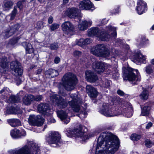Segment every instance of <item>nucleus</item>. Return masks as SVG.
I'll return each mask as SVG.
<instances>
[{
	"label": "nucleus",
	"mask_w": 154,
	"mask_h": 154,
	"mask_svg": "<svg viewBox=\"0 0 154 154\" xmlns=\"http://www.w3.org/2000/svg\"><path fill=\"white\" fill-rule=\"evenodd\" d=\"M11 135L12 137L14 138H17L20 136L19 130L16 129L11 131Z\"/></svg>",
	"instance_id": "nucleus-34"
},
{
	"label": "nucleus",
	"mask_w": 154,
	"mask_h": 154,
	"mask_svg": "<svg viewBox=\"0 0 154 154\" xmlns=\"http://www.w3.org/2000/svg\"><path fill=\"white\" fill-rule=\"evenodd\" d=\"M145 71L147 74H150L153 72L154 67L151 65H149L146 67Z\"/></svg>",
	"instance_id": "nucleus-37"
},
{
	"label": "nucleus",
	"mask_w": 154,
	"mask_h": 154,
	"mask_svg": "<svg viewBox=\"0 0 154 154\" xmlns=\"http://www.w3.org/2000/svg\"><path fill=\"white\" fill-rule=\"evenodd\" d=\"M25 6V2L23 1H19L17 3V8L21 10Z\"/></svg>",
	"instance_id": "nucleus-43"
},
{
	"label": "nucleus",
	"mask_w": 154,
	"mask_h": 154,
	"mask_svg": "<svg viewBox=\"0 0 154 154\" xmlns=\"http://www.w3.org/2000/svg\"><path fill=\"white\" fill-rule=\"evenodd\" d=\"M115 28L112 27L111 25L107 26L105 30H100L96 27L91 28L88 30V35L90 36H96L99 39L102 41L108 40L110 37L109 33L111 31H113L112 35L116 36L117 35Z\"/></svg>",
	"instance_id": "nucleus-2"
},
{
	"label": "nucleus",
	"mask_w": 154,
	"mask_h": 154,
	"mask_svg": "<svg viewBox=\"0 0 154 154\" xmlns=\"http://www.w3.org/2000/svg\"><path fill=\"white\" fill-rule=\"evenodd\" d=\"M137 11L139 14H141L147 10V4L142 0L138 1L136 8Z\"/></svg>",
	"instance_id": "nucleus-16"
},
{
	"label": "nucleus",
	"mask_w": 154,
	"mask_h": 154,
	"mask_svg": "<svg viewBox=\"0 0 154 154\" xmlns=\"http://www.w3.org/2000/svg\"><path fill=\"white\" fill-rule=\"evenodd\" d=\"M43 23L42 21H39L37 23L36 28L38 29H41L43 27Z\"/></svg>",
	"instance_id": "nucleus-48"
},
{
	"label": "nucleus",
	"mask_w": 154,
	"mask_h": 154,
	"mask_svg": "<svg viewBox=\"0 0 154 154\" xmlns=\"http://www.w3.org/2000/svg\"><path fill=\"white\" fill-rule=\"evenodd\" d=\"M111 66L103 62H95L93 63L92 67L99 74L103 72L106 68H109Z\"/></svg>",
	"instance_id": "nucleus-13"
},
{
	"label": "nucleus",
	"mask_w": 154,
	"mask_h": 154,
	"mask_svg": "<svg viewBox=\"0 0 154 154\" xmlns=\"http://www.w3.org/2000/svg\"><path fill=\"white\" fill-rule=\"evenodd\" d=\"M42 71V69H39L37 70L36 72L37 74H39L41 73Z\"/></svg>",
	"instance_id": "nucleus-61"
},
{
	"label": "nucleus",
	"mask_w": 154,
	"mask_h": 154,
	"mask_svg": "<svg viewBox=\"0 0 154 154\" xmlns=\"http://www.w3.org/2000/svg\"><path fill=\"white\" fill-rule=\"evenodd\" d=\"M22 45L24 48H29L30 47V44L26 42H23L22 43Z\"/></svg>",
	"instance_id": "nucleus-52"
},
{
	"label": "nucleus",
	"mask_w": 154,
	"mask_h": 154,
	"mask_svg": "<svg viewBox=\"0 0 154 154\" xmlns=\"http://www.w3.org/2000/svg\"><path fill=\"white\" fill-rule=\"evenodd\" d=\"M59 47L58 45V44L57 43H54L52 44H51L50 45V47L51 48H58Z\"/></svg>",
	"instance_id": "nucleus-54"
},
{
	"label": "nucleus",
	"mask_w": 154,
	"mask_h": 154,
	"mask_svg": "<svg viewBox=\"0 0 154 154\" xmlns=\"http://www.w3.org/2000/svg\"><path fill=\"white\" fill-rule=\"evenodd\" d=\"M51 135L48 138V143L52 145V146L56 147L61 144V137L60 135L57 133L52 132Z\"/></svg>",
	"instance_id": "nucleus-8"
},
{
	"label": "nucleus",
	"mask_w": 154,
	"mask_h": 154,
	"mask_svg": "<svg viewBox=\"0 0 154 154\" xmlns=\"http://www.w3.org/2000/svg\"><path fill=\"white\" fill-rule=\"evenodd\" d=\"M95 48H106V47L103 44H99L96 45Z\"/></svg>",
	"instance_id": "nucleus-53"
},
{
	"label": "nucleus",
	"mask_w": 154,
	"mask_h": 154,
	"mask_svg": "<svg viewBox=\"0 0 154 154\" xmlns=\"http://www.w3.org/2000/svg\"><path fill=\"white\" fill-rule=\"evenodd\" d=\"M6 61V57L3 58L1 62H0V65L4 68L6 67L7 66Z\"/></svg>",
	"instance_id": "nucleus-46"
},
{
	"label": "nucleus",
	"mask_w": 154,
	"mask_h": 154,
	"mask_svg": "<svg viewBox=\"0 0 154 154\" xmlns=\"http://www.w3.org/2000/svg\"><path fill=\"white\" fill-rule=\"evenodd\" d=\"M99 112L106 116L111 117L116 116L120 114L115 108H112L109 104L103 103Z\"/></svg>",
	"instance_id": "nucleus-6"
},
{
	"label": "nucleus",
	"mask_w": 154,
	"mask_h": 154,
	"mask_svg": "<svg viewBox=\"0 0 154 154\" xmlns=\"http://www.w3.org/2000/svg\"><path fill=\"white\" fill-rule=\"evenodd\" d=\"M60 61V58L58 57H56L54 60V62L55 63H58Z\"/></svg>",
	"instance_id": "nucleus-56"
},
{
	"label": "nucleus",
	"mask_w": 154,
	"mask_h": 154,
	"mask_svg": "<svg viewBox=\"0 0 154 154\" xmlns=\"http://www.w3.org/2000/svg\"><path fill=\"white\" fill-rule=\"evenodd\" d=\"M91 53L98 57H106L110 54L108 49H91Z\"/></svg>",
	"instance_id": "nucleus-15"
},
{
	"label": "nucleus",
	"mask_w": 154,
	"mask_h": 154,
	"mask_svg": "<svg viewBox=\"0 0 154 154\" xmlns=\"http://www.w3.org/2000/svg\"><path fill=\"white\" fill-rule=\"evenodd\" d=\"M47 74L51 76V77H54L57 76L58 73V72L53 69H50L46 72Z\"/></svg>",
	"instance_id": "nucleus-35"
},
{
	"label": "nucleus",
	"mask_w": 154,
	"mask_h": 154,
	"mask_svg": "<svg viewBox=\"0 0 154 154\" xmlns=\"http://www.w3.org/2000/svg\"><path fill=\"white\" fill-rule=\"evenodd\" d=\"M148 91L146 90L143 89L141 94L140 95V97L141 99L146 100L148 98Z\"/></svg>",
	"instance_id": "nucleus-36"
},
{
	"label": "nucleus",
	"mask_w": 154,
	"mask_h": 154,
	"mask_svg": "<svg viewBox=\"0 0 154 154\" xmlns=\"http://www.w3.org/2000/svg\"><path fill=\"white\" fill-rule=\"evenodd\" d=\"M69 1V0H63V3L64 4H66Z\"/></svg>",
	"instance_id": "nucleus-63"
},
{
	"label": "nucleus",
	"mask_w": 154,
	"mask_h": 154,
	"mask_svg": "<svg viewBox=\"0 0 154 154\" xmlns=\"http://www.w3.org/2000/svg\"><path fill=\"white\" fill-rule=\"evenodd\" d=\"M17 13V7L15 6L14 7V9L11 12L10 18L11 20H13L14 18Z\"/></svg>",
	"instance_id": "nucleus-41"
},
{
	"label": "nucleus",
	"mask_w": 154,
	"mask_h": 154,
	"mask_svg": "<svg viewBox=\"0 0 154 154\" xmlns=\"http://www.w3.org/2000/svg\"><path fill=\"white\" fill-rule=\"evenodd\" d=\"M20 27V25L16 24L8 28L3 34L5 38L6 39L12 36L18 30Z\"/></svg>",
	"instance_id": "nucleus-14"
},
{
	"label": "nucleus",
	"mask_w": 154,
	"mask_h": 154,
	"mask_svg": "<svg viewBox=\"0 0 154 154\" xmlns=\"http://www.w3.org/2000/svg\"><path fill=\"white\" fill-rule=\"evenodd\" d=\"M111 82L109 80H105L103 82L102 86L103 87L106 88H108L110 86Z\"/></svg>",
	"instance_id": "nucleus-47"
},
{
	"label": "nucleus",
	"mask_w": 154,
	"mask_h": 154,
	"mask_svg": "<svg viewBox=\"0 0 154 154\" xmlns=\"http://www.w3.org/2000/svg\"><path fill=\"white\" fill-rule=\"evenodd\" d=\"M125 112H124L125 113V116H127V117H130L132 116V112H130L129 111H128L127 110L126 111V109L125 108Z\"/></svg>",
	"instance_id": "nucleus-50"
},
{
	"label": "nucleus",
	"mask_w": 154,
	"mask_h": 154,
	"mask_svg": "<svg viewBox=\"0 0 154 154\" xmlns=\"http://www.w3.org/2000/svg\"><path fill=\"white\" fill-rule=\"evenodd\" d=\"M11 68L12 74L16 76L21 75L23 73V70L21 64L18 61L11 62Z\"/></svg>",
	"instance_id": "nucleus-11"
},
{
	"label": "nucleus",
	"mask_w": 154,
	"mask_h": 154,
	"mask_svg": "<svg viewBox=\"0 0 154 154\" xmlns=\"http://www.w3.org/2000/svg\"><path fill=\"white\" fill-rule=\"evenodd\" d=\"M22 111L20 108L18 106H11L7 108L6 113L7 114H21Z\"/></svg>",
	"instance_id": "nucleus-25"
},
{
	"label": "nucleus",
	"mask_w": 154,
	"mask_h": 154,
	"mask_svg": "<svg viewBox=\"0 0 154 154\" xmlns=\"http://www.w3.org/2000/svg\"><path fill=\"white\" fill-rule=\"evenodd\" d=\"M62 81L64 87L68 91L73 90L77 82L76 76L71 73L66 74L63 76Z\"/></svg>",
	"instance_id": "nucleus-5"
},
{
	"label": "nucleus",
	"mask_w": 154,
	"mask_h": 154,
	"mask_svg": "<svg viewBox=\"0 0 154 154\" xmlns=\"http://www.w3.org/2000/svg\"><path fill=\"white\" fill-rule=\"evenodd\" d=\"M64 14L70 18H75L79 15V10L77 8H72L67 9L64 11Z\"/></svg>",
	"instance_id": "nucleus-18"
},
{
	"label": "nucleus",
	"mask_w": 154,
	"mask_h": 154,
	"mask_svg": "<svg viewBox=\"0 0 154 154\" xmlns=\"http://www.w3.org/2000/svg\"><path fill=\"white\" fill-rule=\"evenodd\" d=\"M85 75L86 79L90 82H94L98 79L97 76L96 74L90 71H86Z\"/></svg>",
	"instance_id": "nucleus-22"
},
{
	"label": "nucleus",
	"mask_w": 154,
	"mask_h": 154,
	"mask_svg": "<svg viewBox=\"0 0 154 154\" xmlns=\"http://www.w3.org/2000/svg\"><path fill=\"white\" fill-rule=\"evenodd\" d=\"M7 121L8 123L13 127L18 126L21 124L20 121L16 119H10Z\"/></svg>",
	"instance_id": "nucleus-27"
},
{
	"label": "nucleus",
	"mask_w": 154,
	"mask_h": 154,
	"mask_svg": "<svg viewBox=\"0 0 154 154\" xmlns=\"http://www.w3.org/2000/svg\"><path fill=\"white\" fill-rule=\"evenodd\" d=\"M70 132L72 136H76L80 137L82 140L85 141L88 139V136L83 131L82 128L80 126L78 128L75 129L72 131H70Z\"/></svg>",
	"instance_id": "nucleus-9"
},
{
	"label": "nucleus",
	"mask_w": 154,
	"mask_h": 154,
	"mask_svg": "<svg viewBox=\"0 0 154 154\" xmlns=\"http://www.w3.org/2000/svg\"><path fill=\"white\" fill-rule=\"evenodd\" d=\"M57 114L58 116L64 123L67 124L70 122V118L65 111L62 110L58 111L57 112Z\"/></svg>",
	"instance_id": "nucleus-21"
},
{
	"label": "nucleus",
	"mask_w": 154,
	"mask_h": 154,
	"mask_svg": "<svg viewBox=\"0 0 154 154\" xmlns=\"http://www.w3.org/2000/svg\"><path fill=\"white\" fill-rule=\"evenodd\" d=\"M61 27L64 33L67 34L72 31L74 29L73 25L69 21H66L63 23Z\"/></svg>",
	"instance_id": "nucleus-17"
},
{
	"label": "nucleus",
	"mask_w": 154,
	"mask_h": 154,
	"mask_svg": "<svg viewBox=\"0 0 154 154\" xmlns=\"http://www.w3.org/2000/svg\"><path fill=\"white\" fill-rule=\"evenodd\" d=\"M80 107L81 108L78 112L80 111L81 113L79 115V117L82 119L86 118L87 115V112L85 111L86 107L83 108L82 106L81 107L80 106Z\"/></svg>",
	"instance_id": "nucleus-32"
},
{
	"label": "nucleus",
	"mask_w": 154,
	"mask_h": 154,
	"mask_svg": "<svg viewBox=\"0 0 154 154\" xmlns=\"http://www.w3.org/2000/svg\"><path fill=\"white\" fill-rule=\"evenodd\" d=\"M81 10H89L94 8L93 4L89 0H85L81 2L79 5Z\"/></svg>",
	"instance_id": "nucleus-20"
},
{
	"label": "nucleus",
	"mask_w": 154,
	"mask_h": 154,
	"mask_svg": "<svg viewBox=\"0 0 154 154\" xmlns=\"http://www.w3.org/2000/svg\"><path fill=\"white\" fill-rule=\"evenodd\" d=\"M60 25L57 23H53L50 26V28L51 31H54L57 29L59 27Z\"/></svg>",
	"instance_id": "nucleus-45"
},
{
	"label": "nucleus",
	"mask_w": 154,
	"mask_h": 154,
	"mask_svg": "<svg viewBox=\"0 0 154 154\" xmlns=\"http://www.w3.org/2000/svg\"><path fill=\"white\" fill-rule=\"evenodd\" d=\"M20 38V36L14 38L10 40L9 43L11 45H14L17 42Z\"/></svg>",
	"instance_id": "nucleus-42"
},
{
	"label": "nucleus",
	"mask_w": 154,
	"mask_h": 154,
	"mask_svg": "<svg viewBox=\"0 0 154 154\" xmlns=\"http://www.w3.org/2000/svg\"><path fill=\"white\" fill-rule=\"evenodd\" d=\"M39 147L36 143L32 144L31 146L25 145L21 148L12 151L13 154H39Z\"/></svg>",
	"instance_id": "nucleus-4"
},
{
	"label": "nucleus",
	"mask_w": 154,
	"mask_h": 154,
	"mask_svg": "<svg viewBox=\"0 0 154 154\" xmlns=\"http://www.w3.org/2000/svg\"><path fill=\"white\" fill-rule=\"evenodd\" d=\"M117 137L112 134H103L97 140L95 154H114L119 147Z\"/></svg>",
	"instance_id": "nucleus-1"
},
{
	"label": "nucleus",
	"mask_w": 154,
	"mask_h": 154,
	"mask_svg": "<svg viewBox=\"0 0 154 154\" xmlns=\"http://www.w3.org/2000/svg\"><path fill=\"white\" fill-rule=\"evenodd\" d=\"M53 21V18L52 17H49L48 20V22L49 24L52 23Z\"/></svg>",
	"instance_id": "nucleus-58"
},
{
	"label": "nucleus",
	"mask_w": 154,
	"mask_h": 154,
	"mask_svg": "<svg viewBox=\"0 0 154 154\" xmlns=\"http://www.w3.org/2000/svg\"><path fill=\"white\" fill-rule=\"evenodd\" d=\"M118 42L119 43L120 45L123 46V47L125 48H130L129 46L125 43V41L124 40L120 39V38L118 39Z\"/></svg>",
	"instance_id": "nucleus-39"
},
{
	"label": "nucleus",
	"mask_w": 154,
	"mask_h": 154,
	"mask_svg": "<svg viewBox=\"0 0 154 154\" xmlns=\"http://www.w3.org/2000/svg\"><path fill=\"white\" fill-rule=\"evenodd\" d=\"M152 125V123L150 122L146 126V129H149Z\"/></svg>",
	"instance_id": "nucleus-59"
},
{
	"label": "nucleus",
	"mask_w": 154,
	"mask_h": 154,
	"mask_svg": "<svg viewBox=\"0 0 154 154\" xmlns=\"http://www.w3.org/2000/svg\"><path fill=\"white\" fill-rule=\"evenodd\" d=\"M9 100L11 103H17L20 101V99L18 97L14 95H12L9 98Z\"/></svg>",
	"instance_id": "nucleus-38"
},
{
	"label": "nucleus",
	"mask_w": 154,
	"mask_h": 154,
	"mask_svg": "<svg viewBox=\"0 0 154 154\" xmlns=\"http://www.w3.org/2000/svg\"><path fill=\"white\" fill-rule=\"evenodd\" d=\"M6 88H4L2 89L1 91H0V94H2L5 92L6 93L7 90L6 89Z\"/></svg>",
	"instance_id": "nucleus-60"
},
{
	"label": "nucleus",
	"mask_w": 154,
	"mask_h": 154,
	"mask_svg": "<svg viewBox=\"0 0 154 154\" xmlns=\"http://www.w3.org/2000/svg\"><path fill=\"white\" fill-rule=\"evenodd\" d=\"M92 23V22L91 20L88 21L86 20H82L81 23L78 25V28L81 30H84L86 29L88 27L90 26Z\"/></svg>",
	"instance_id": "nucleus-24"
},
{
	"label": "nucleus",
	"mask_w": 154,
	"mask_h": 154,
	"mask_svg": "<svg viewBox=\"0 0 154 154\" xmlns=\"http://www.w3.org/2000/svg\"><path fill=\"white\" fill-rule=\"evenodd\" d=\"M29 124L32 125L40 126L43 125L44 119L40 115L35 116L34 115H30L28 119Z\"/></svg>",
	"instance_id": "nucleus-10"
},
{
	"label": "nucleus",
	"mask_w": 154,
	"mask_h": 154,
	"mask_svg": "<svg viewBox=\"0 0 154 154\" xmlns=\"http://www.w3.org/2000/svg\"><path fill=\"white\" fill-rule=\"evenodd\" d=\"M123 77L124 80H128L134 85L138 84L141 80L138 70L131 67H127L124 71Z\"/></svg>",
	"instance_id": "nucleus-3"
},
{
	"label": "nucleus",
	"mask_w": 154,
	"mask_h": 154,
	"mask_svg": "<svg viewBox=\"0 0 154 154\" xmlns=\"http://www.w3.org/2000/svg\"><path fill=\"white\" fill-rule=\"evenodd\" d=\"M48 109V105L45 103H41L38 106V111L42 113L46 112Z\"/></svg>",
	"instance_id": "nucleus-28"
},
{
	"label": "nucleus",
	"mask_w": 154,
	"mask_h": 154,
	"mask_svg": "<svg viewBox=\"0 0 154 154\" xmlns=\"http://www.w3.org/2000/svg\"><path fill=\"white\" fill-rule=\"evenodd\" d=\"M51 99L61 108H65L68 105L67 100L63 98L58 95L55 94L53 95L51 97Z\"/></svg>",
	"instance_id": "nucleus-7"
},
{
	"label": "nucleus",
	"mask_w": 154,
	"mask_h": 154,
	"mask_svg": "<svg viewBox=\"0 0 154 154\" xmlns=\"http://www.w3.org/2000/svg\"><path fill=\"white\" fill-rule=\"evenodd\" d=\"M69 95L72 100L69 101V103L74 112H78L81 108L80 107V105L78 103L77 95L76 94H71Z\"/></svg>",
	"instance_id": "nucleus-12"
},
{
	"label": "nucleus",
	"mask_w": 154,
	"mask_h": 154,
	"mask_svg": "<svg viewBox=\"0 0 154 154\" xmlns=\"http://www.w3.org/2000/svg\"><path fill=\"white\" fill-rule=\"evenodd\" d=\"M141 137V136L140 135L134 134L131 135L130 138L132 140L137 141L139 140Z\"/></svg>",
	"instance_id": "nucleus-40"
},
{
	"label": "nucleus",
	"mask_w": 154,
	"mask_h": 154,
	"mask_svg": "<svg viewBox=\"0 0 154 154\" xmlns=\"http://www.w3.org/2000/svg\"><path fill=\"white\" fill-rule=\"evenodd\" d=\"M150 107L149 106H145L142 109L141 113L140 116H146L149 113V111Z\"/></svg>",
	"instance_id": "nucleus-33"
},
{
	"label": "nucleus",
	"mask_w": 154,
	"mask_h": 154,
	"mask_svg": "<svg viewBox=\"0 0 154 154\" xmlns=\"http://www.w3.org/2000/svg\"><path fill=\"white\" fill-rule=\"evenodd\" d=\"M151 63L154 65V59H152L151 61Z\"/></svg>",
	"instance_id": "nucleus-64"
},
{
	"label": "nucleus",
	"mask_w": 154,
	"mask_h": 154,
	"mask_svg": "<svg viewBox=\"0 0 154 154\" xmlns=\"http://www.w3.org/2000/svg\"><path fill=\"white\" fill-rule=\"evenodd\" d=\"M13 4L12 0H5L2 6L3 10L5 11L9 10L12 8Z\"/></svg>",
	"instance_id": "nucleus-26"
},
{
	"label": "nucleus",
	"mask_w": 154,
	"mask_h": 154,
	"mask_svg": "<svg viewBox=\"0 0 154 154\" xmlns=\"http://www.w3.org/2000/svg\"><path fill=\"white\" fill-rule=\"evenodd\" d=\"M92 41L89 38H86L84 39L81 38L78 41L77 43V45L82 47L83 45H86L88 44L91 43Z\"/></svg>",
	"instance_id": "nucleus-30"
},
{
	"label": "nucleus",
	"mask_w": 154,
	"mask_h": 154,
	"mask_svg": "<svg viewBox=\"0 0 154 154\" xmlns=\"http://www.w3.org/2000/svg\"><path fill=\"white\" fill-rule=\"evenodd\" d=\"M146 146L148 147H151L152 145V143L148 140H146L145 142Z\"/></svg>",
	"instance_id": "nucleus-49"
},
{
	"label": "nucleus",
	"mask_w": 154,
	"mask_h": 154,
	"mask_svg": "<svg viewBox=\"0 0 154 154\" xmlns=\"http://www.w3.org/2000/svg\"><path fill=\"white\" fill-rule=\"evenodd\" d=\"M148 41V39L146 38V37L143 36L141 38L137 39V41L138 43L137 44L139 46H141L147 43Z\"/></svg>",
	"instance_id": "nucleus-31"
},
{
	"label": "nucleus",
	"mask_w": 154,
	"mask_h": 154,
	"mask_svg": "<svg viewBox=\"0 0 154 154\" xmlns=\"http://www.w3.org/2000/svg\"><path fill=\"white\" fill-rule=\"evenodd\" d=\"M34 49H26V53L30 54L33 53Z\"/></svg>",
	"instance_id": "nucleus-55"
},
{
	"label": "nucleus",
	"mask_w": 154,
	"mask_h": 154,
	"mask_svg": "<svg viewBox=\"0 0 154 154\" xmlns=\"http://www.w3.org/2000/svg\"><path fill=\"white\" fill-rule=\"evenodd\" d=\"M59 93L60 94H61L62 96L64 97H65L67 95V94H66L61 93L60 91H59Z\"/></svg>",
	"instance_id": "nucleus-62"
},
{
	"label": "nucleus",
	"mask_w": 154,
	"mask_h": 154,
	"mask_svg": "<svg viewBox=\"0 0 154 154\" xmlns=\"http://www.w3.org/2000/svg\"><path fill=\"white\" fill-rule=\"evenodd\" d=\"M43 98V97L42 95H37L35 96L33 95V101H41Z\"/></svg>",
	"instance_id": "nucleus-44"
},
{
	"label": "nucleus",
	"mask_w": 154,
	"mask_h": 154,
	"mask_svg": "<svg viewBox=\"0 0 154 154\" xmlns=\"http://www.w3.org/2000/svg\"><path fill=\"white\" fill-rule=\"evenodd\" d=\"M86 91L89 96L92 98H95L97 95L96 90L91 85H87L86 87Z\"/></svg>",
	"instance_id": "nucleus-23"
},
{
	"label": "nucleus",
	"mask_w": 154,
	"mask_h": 154,
	"mask_svg": "<svg viewBox=\"0 0 154 154\" xmlns=\"http://www.w3.org/2000/svg\"><path fill=\"white\" fill-rule=\"evenodd\" d=\"M117 94L120 96H123L124 95L125 93L121 90H119L117 91Z\"/></svg>",
	"instance_id": "nucleus-57"
},
{
	"label": "nucleus",
	"mask_w": 154,
	"mask_h": 154,
	"mask_svg": "<svg viewBox=\"0 0 154 154\" xmlns=\"http://www.w3.org/2000/svg\"><path fill=\"white\" fill-rule=\"evenodd\" d=\"M33 95L29 94L25 96L23 98V103L26 105H30L33 101Z\"/></svg>",
	"instance_id": "nucleus-29"
},
{
	"label": "nucleus",
	"mask_w": 154,
	"mask_h": 154,
	"mask_svg": "<svg viewBox=\"0 0 154 154\" xmlns=\"http://www.w3.org/2000/svg\"><path fill=\"white\" fill-rule=\"evenodd\" d=\"M134 62L137 63H146V56L142 54L140 51H137L134 53Z\"/></svg>",
	"instance_id": "nucleus-19"
},
{
	"label": "nucleus",
	"mask_w": 154,
	"mask_h": 154,
	"mask_svg": "<svg viewBox=\"0 0 154 154\" xmlns=\"http://www.w3.org/2000/svg\"><path fill=\"white\" fill-rule=\"evenodd\" d=\"M82 53L81 52L75 51L73 53V55L75 57H79L81 54Z\"/></svg>",
	"instance_id": "nucleus-51"
}]
</instances>
